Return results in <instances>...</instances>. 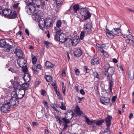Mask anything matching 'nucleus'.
Returning a JSON list of instances; mask_svg holds the SVG:
<instances>
[{
  "instance_id": "1",
  "label": "nucleus",
  "mask_w": 134,
  "mask_h": 134,
  "mask_svg": "<svg viewBox=\"0 0 134 134\" xmlns=\"http://www.w3.org/2000/svg\"><path fill=\"white\" fill-rule=\"evenodd\" d=\"M62 30H60L54 34V39L56 41H58L59 39L60 42H64L68 39V37L67 34L62 33Z\"/></svg>"
},
{
  "instance_id": "2",
  "label": "nucleus",
  "mask_w": 134,
  "mask_h": 134,
  "mask_svg": "<svg viewBox=\"0 0 134 134\" xmlns=\"http://www.w3.org/2000/svg\"><path fill=\"white\" fill-rule=\"evenodd\" d=\"M28 10H26L27 13L30 15L34 14V16H35L36 19H39L41 16V11L39 10L38 12H36L34 13V12L35 11V8L34 6L31 5L30 6Z\"/></svg>"
},
{
  "instance_id": "3",
  "label": "nucleus",
  "mask_w": 134,
  "mask_h": 134,
  "mask_svg": "<svg viewBox=\"0 0 134 134\" xmlns=\"http://www.w3.org/2000/svg\"><path fill=\"white\" fill-rule=\"evenodd\" d=\"M80 13L84 17L83 20H86L91 16L89 10V9L87 7L81 8L79 11Z\"/></svg>"
},
{
  "instance_id": "4",
  "label": "nucleus",
  "mask_w": 134,
  "mask_h": 134,
  "mask_svg": "<svg viewBox=\"0 0 134 134\" xmlns=\"http://www.w3.org/2000/svg\"><path fill=\"white\" fill-rule=\"evenodd\" d=\"M12 97L9 100L7 103L8 104H9L10 106L16 107V106L18 105L19 103V101L18 100V99L16 97L14 96L13 94H12Z\"/></svg>"
},
{
  "instance_id": "5",
  "label": "nucleus",
  "mask_w": 134,
  "mask_h": 134,
  "mask_svg": "<svg viewBox=\"0 0 134 134\" xmlns=\"http://www.w3.org/2000/svg\"><path fill=\"white\" fill-rule=\"evenodd\" d=\"M92 26L90 23L87 22L85 23L84 26V28L85 34H89L91 31V29Z\"/></svg>"
},
{
  "instance_id": "6",
  "label": "nucleus",
  "mask_w": 134,
  "mask_h": 134,
  "mask_svg": "<svg viewBox=\"0 0 134 134\" xmlns=\"http://www.w3.org/2000/svg\"><path fill=\"white\" fill-rule=\"evenodd\" d=\"M114 69L113 67H110L105 70V74H107V78H112V76L114 73Z\"/></svg>"
},
{
  "instance_id": "7",
  "label": "nucleus",
  "mask_w": 134,
  "mask_h": 134,
  "mask_svg": "<svg viewBox=\"0 0 134 134\" xmlns=\"http://www.w3.org/2000/svg\"><path fill=\"white\" fill-rule=\"evenodd\" d=\"M25 91L24 90H21L19 91L18 94H17L15 91L13 92L12 94L16 97L18 99H20L24 97L25 94Z\"/></svg>"
},
{
  "instance_id": "8",
  "label": "nucleus",
  "mask_w": 134,
  "mask_h": 134,
  "mask_svg": "<svg viewBox=\"0 0 134 134\" xmlns=\"http://www.w3.org/2000/svg\"><path fill=\"white\" fill-rule=\"evenodd\" d=\"M53 22L51 18H47L45 20V26L47 28H49L53 25Z\"/></svg>"
},
{
  "instance_id": "9",
  "label": "nucleus",
  "mask_w": 134,
  "mask_h": 134,
  "mask_svg": "<svg viewBox=\"0 0 134 134\" xmlns=\"http://www.w3.org/2000/svg\"><path fill=\"white\" fill-rule=\"evenodd\" d=\"M10 109V105L7 103L4 104L1 107V111L4 113H6Z\"/></svg>"
},
{
  "instance_id": "10",
  "label": "nucleus",
  "mask_w": 134,
  "mask_h": 134,
  "mask_svg": "<svg viewBox=\"0 0 134 134\" xmlns=\"http://www.w3.org/2000/svg\"><path fill=\"white\" fill-rule=\"evenodd\" d=\"M11 10L8 9H5L2 10V15H3L5 17L8 18L10 15L12 14Z\"/></svg>"
},
{
  "instance_id": "11",
  "label": "nucleus",
  "mask_w": 134,
  "mask_h": 134,
  "mask_svg": "<svg viewBox=\"0 0 134 134\" xmlns=\"http://www.w3.org/2000/svg\"><path fill=\"white\" fill-rule=\"evenodd\" d=\"M15 49L14 53L16 54V55L19 58H22L23 57V54L22 51L20 48L19 47L16 48Z\"/></svg>"
},
{
  "instance_id": "12",
  "label": "nucleus",
  "mask_w": 134,
  "mask_h": 134,
  "mask_svg": "<svg viewBox=\"0 0 134 134\" xmlns=\"http://www.w3.org/2000/svg\"><path fill=\"white\" fill-rule=\"evenodd\" d=\"M121 31V30L119 28H113L111 31V32L113 34L116 35L120 36L122 35Z\"/></svg>"
},
{
  "instance_id": "13",
  "label": "nucleus",
  "mask_w": 134,
  "mask_h": 134,
  "mask_svg": "<svg viewBox=\"0 0 134 134\" xmlns=\"http://www.w3.org/2000/svg\"><path fill=\"white\" fill-rule=\"evenodd\" d=\"M112 119V117L110 116H108L106 118L105 121L106 123V125L107 128H109L111 124V120Z\"/></svg>"
},
{
  "instance_id": "14",
  "label": "nucleus",
  "mask_w": 134,
  "mask_h": 134,
  "mask_svg": "<svg viewBox=\"0 0 134 134\" xmlns=\"http://www.w3.org/2000/svg\"><path fill=\"white\" fill-rule=\"evenodd\" d=\"M71 40L72 43V46H75L78 44L80 41L79 37L77 36L74 37Z\"/></svg>"
},
{
  "instance_id": "15",
  "label": "nucleus",
  "mask_w": 134,
  "mask_h": 134,
  "mask_svg": "<svg viewBox=\"0 0 134 134\" xmlns=\"http://www.w3.org/2000/svg\"><path fill=\"white\" fill-rule=\"evenodd\" d=\"M109 81L108 90L110 91L111 93H112V90L114 86V82L112 78H107Z\"/></svg>"
},
{
  "instance_id": "16",
  "label": "nucleus",
  "mask_w": 134,
  "mask_h": 134,
  "mask_svg": "<svg viewBox=\"0 0 134 134\" xmlns=\"http://www.w3.org/2000/svg\"><path fill=\"white\" fill-rule=\"evenodd\" d=\"M74 55L76 57H79L82 54L81 50L79 48H76L75 49L74 52Z\"/></svg>"
},
{
  "instance_id": "17",
  "label": "nucleus",
  "mask_w": 134,
  "mask_h": 134,
  "mask_svg": "<svg viewBox=\"0 0 134 134\" xmlns=\"http://www.w3.org/2000/svg\"><path fill=\"white\" fill-rule=\"evenodd\" d=\"M17 62L18 65L20 67L23 68L24 66L25 63V59L24 58L22 57L21 58H19Z\"/></svg>"
},
{
  "instance_id": "18",
  "label": "nucleus",
  "mask_w": 134,
  "mask_h": 134,
  "mask_svg": "<svg viewBox=\"0 0 134 134\" xmlns=\"http://www.w3.org/2000/svg\"><path fill=\"white\" fill-rule=\"evenodd\" d=\"M39 26L40 29H43L45 26V21L43 18H41L38 21Z\"/></svg>"
},
{
  "instance_id": "19",
  "label": "nucleus",
  "mask_w": 134,
  "mask_h": 134,
  "mask_svg": "<svg viewBox=\"0 0 134 134\" xmlns=\"http://www.w3.org/2000/svg\"><path fill=\"white\" fill-rule=\"evenodd\" d=\"M100 101L102 103L104 104L105 103H109L110 101V99L107 97H102L100 99Z\"/></svg>"
},
{
  "instance_id": "20",
  "label": "nucleus",
  "mask_w": 134,
  "mask_h": 134,
  "mask_svg": "<svg viewBox=\"0 0 134 134\" xmlns=\"http://www.w3.org/2000/svg\"><path fill=\"white\" fill-rule=\"evenodd\" d=\"M91 62L92 64L97 65L99 63V58H93L91 60Z\"/></svg>"
},
{
  "instance_id": "21",
  "label": "nucleus",
  "mask_w": 134,
  "mask_h": 134,
  "mask_svg": "<svg viewBox=\"0 0 134 134\" xmlns=\"http://www.w3.org/2000/svg\"><path fill=\"white\" fill-rule=\"evenodd\" d=\"M24 79L25 81L28 82L30 80V76L29 74L25 73L24 76Z\"/></svg>"
},
{
  "instance_id": "22",
  "label": "nucleus",
  "mask_w": 134,
  "mask_h": 134,
  "mask_svg": "<svg viewBox=\"0 0 134 134\" xmlns=\"http://www.w3.org/2000/svg\"><path fill=\"white\" fill-rule=\"evenodd\" d=\"M29 84L27 83H24L20 85L21 87L22 90H24L25 91V90H27L28 87L29 86Z\"/></svg>"
},
{
  "instance_id": "23",
  "label": "nucleus",
  "mask_w": 134,
  "mask_h": 134,
  "mask_svg": "<svg viewBox=\"0 0 134 134\" xmlns=\"http://www.w3.org/2000/svg\"><path fill=\"white\" fill-rule=\"evenodd\" d=\"M106 30L108 31L106 32V34L107 36L109 38L111 39L114 38V36L112 34L111 31H110L109 30L106 29Z\"/></svg>"
},
{
  "instance_id": "24",
  "label": "nucleus",
  "mask_w": 134,
  "mask_h": 134,
  "mask_svg": "<svg viewBox=\"0 0 134 134\" xmlns=\"http://www.w3.org/2000/svg\"><path fill=\"white\" fill-rule=\"evenodd\" d=\"M65 45L67 47H69L71 46L72 45V43L71 39L67 40L65 42H64Z\"/></svg>"
},
{
  "instance_id": "25",
  "label": "nucleus",
  "mask_w": 134,
  "mask_h": 134,
  "mask_svg": "<svg viewBox=\"0 0 134 134\" xmlns=\"http://www.w3.org/2000/svg\"><path fill=\"white\" fill-rule=\"evenodd\" d=\"M94 124H96L97 126L100 125L104 122L103 120H95L94 121Z\"/></svg>"
},
{
  "instance_id": "26",
  "label": "nucleus",
  "mask_w": 134,
  "mask_h": 134,
  "mask_svg": "<svg viewBox=\"0 0 134 134\" xmlns=\"http://www.w3.org/2000/svg\"><path fill=\"white\" fill-rule=\"evenodd\" d=\"M45 66L47 68H53L54 65L51 62L49 61H47L45 64Z\"/></svg>"
},
{
  "instance_id": "27",
  "label": "nucleus",
  "mask_w": 134,
  "mask_h": 134,
  "mask_svg": "<svg viewBox=\"0 0 134 134\" xmlns=\"http://www.w3.org/2000/svg\"><path fill=\"white\" fill-rule=\"evenodd\" d=\"M4 47V51H5L9 52L10 49L12 48L11 45H9L8 44H6Z\"/></svg>"
},
{
  "instance_id": "28",
  "label": "nucleus",
  "mask_w": 134,
  "mask_h": 134,
  "mask_svg": "<svg viewBox=\"0 0 134 134\" xmlns=\"http://www.w3.org/2000/svg\"><path fill=\"white\" fill-rule=\"evenodd\" d=\"M73 9L75 13H77V11L79 9V6L78 4L74 5L73 6Z\"/></svg>"
},
{
  "instance_id": "29",
  "label": "nucleus",
  "mask_w": 134,
  "mask_h": 134,
  "mask_svg": "<svg viewBox=\"0 0 134 134\" xmlns=\"http://www.w3.org/2000/svg\"><path fill=\"white\" fill-rule=\"evenodd\" d=\"M85 118H86V121L87 123L89 125H92L93 124H94V120H90L88 118L87 116H86Z\"/></svg>"
},
{
  "instance_id": "30",
  "label": "nucleus",
  "mask_w": 134,
  "mask_h": 134,
  "mask_svg": "<svg viewBox=\"0 0 134 134\" xmlns=\"http://www.w3.org/2000/svg\"><path fill=\"white\" fill-rule=\"evenodd\" d=\"M76 113L79 115H81L82 113V112L80 110L79 107L77 105L76 107Z\"/></svg>"
},
{
  "instance_id": "31",
  "label": "nucleus",
  "mask_w": 134,
  "mask_h": 134,
  "mask_svg": "<svg viewBox=\"0 0 134 134\" xmlns=\"http://www.w3.org/2000/svg\"><path fill=\"white\" fill-rule=\"evenodd\" d=\"M6 44L5 39H2L0 40V47H3L5 46Z\"/></svg>"
},
{
  "instance_id": "32",
  "label": "nucleus",
  "mask_w": 134,
  "mask_h": 134,
  "mask_svg": "<svg viewBox=\"0 0 134 134\" xmlns=\"http://www.w3.org/2000/svg\"><path fill=\"white\" fill-rule=\"evenodd\" d=\"M41 0H34L33 1L34 2H35V3L37 7L38 8H40V5L41 4Z\"/></svg>"
},
{
  "instance_id": "33",
  "label": "nucleus",
  "mask_w": 134,
  "mask_h": 134,
  "mask_svg": "<svg viewBox=\"0 0 134 134\" xmlns=\"http://www.w3.org/2000/svg\"><path fill=\"white\" fill-rule=\"evenodd\" d=\"M20 85V82L17 81H14L13 83V87L14 88H17Z\"/></svg>"
},
{
  "instance_id": "34",
  "label": "nucleus",
  "mask_w": 134,
  "mask_h": 134,
  "mask_svg": "<svg viewBox=\"0 0 134 134\" xmlns=\"http://www.w3.org/2000/svg\"><path fill=\"white\" fill-rule=\"evenodd\" d=\"M45 78L46 81L48 82H50L52 80V77L49 75L45 76Z\"/></svg>"
},
{
  "instance_id": "35",
  "label": "nucleus",
  "mask_w": 134,
  "mask_h": 134,
  "mask_svg": "<svg viewBox=\"0 0 134 134\" xmlns=\"http://www.w3.org/2000/svg\"><path fill=\"white\" fill-rule=\"evenodd\" d=\"M62 24V21L61 20H59L57 21L56 22V25L58 28H60Z\"/></svg>"
},
{
  "instance_id": "36",
  "label": "nucleus",
  "mask_w": 134,
  "mask_h": 134,
  "mask_svg": "<svg viewBox=\"0 0 134 134\" xmlns=\"http://www.w3.org/2000/svg\"><path fill=\"white\" fill-rule=\"evenodd\" d=\"M83 71L85 73H88L90 72V70L88 68L87 66H84Z\"/></svg>"
},
{
  "instance_id": "37",
  "label": "nucleus",
  "mask_w": 134,
  "mask_h": 134,
  "mask_svg": "<svg viewBox=\"0 0 134 134\" xmlns=\"http://www.w3.org/2000/svg\"><path fill=\"white\" fill-rule=\"evenodd\" d=\"M17 16V14L15 13H13L12 14L10 15L8 18L9 19H12L16 18Z\"/></svg>"
},
{
  "instance_id": "38",
  "label": "nucleus",
  "mask_w": 134,
  "mask_h": 134,
  "mask_svg": "<svg viewBox=\"0 0 134 134\" xmlns=\"http://www.w3.org/2000/svg\"><path fill=\"white\" fill-rule=\"evenodd\" d=\"M100 52L101 53L103 54L104 55L105 57H108L109 55L107 53L104 51L103 49Z\"/></svg>"
},
{
  "instance_id": "39",
  "label": "nucleus",
  "mask_w": 134,
  "mask_h": 134,
  "mask_svg": "<svg viewBox=\"0 0 134 134\" xmlns=\"http://www.w3.org/2000/svg\"><path fill=\"white\" fill-rule=\"evenodd\" d=\"M55 118L56 120L58 122L60 125H61L62 123V121L60 120L59 116H55Z\"/></svg>"
},
{
  "instance_id": "40",
  "label": "nucleus",
  "mask_w": 134,
  "mask_h": 134,
  "mask_svg": "<svg viewBox=\"0 0 134 134\" xmlns=\"http://www.w3.org/2000/svg\"><path fill=\"white\" fill-rule=\"evenodd\" d=\"M62 120L65 122V124H68L70 122V120L69 119H67L66 118H62Z\"/></svg>"
},
{
  "instance_id": "41",
  "label": "nucleus",
  "mask_w": 134,
  "mask_h": 134,
  "mask_svg": "<svg viewBox=\"0 0 134 134\" xmlns=\"http://www.w3.org/2000/svg\"><path fill=\"white\" fill-rule=\"evenodd\" d=\"M85 31H82L81 32L80 35V38L81 40H82L84 37L85 34Z\"/></svg>"
},
{
  "instance_id": "42",
  "label": "nucleus",
  "mask_w": 134,
  "mask_h": 134,
  "mask_svg": "<svg viewBox=\"0 0 134 134\" xmlns=\"http://www.w3.org/2000/svg\"><path fill=\"white\" fill-rule=\"evenodd\" d=\"M108 47V44L106 43L105 44H102V48L103 49H107Z\"/></svg>"
},
{
  "instance_id": "43",
  "label": "nucleus",
  "mask_w": 134,
  "mask_h": 134,
  "mask_svg": "<svg viewBox=\"0 0 134 134\" xmlns=\"http://www.w3.org/2000/svg\"><path fill=\"white\" fill-rule=\"evenodd\" d=\"M20 4L19 3H17L16 4H14L13 5V8L14 9H17V8L18 7V8L20 9V8L18 7L19 5Z\"/></svg>"
},
{
  "instance_id": "44",
  "label": "nucleus",
  "mask_w": 134,
  "mask_h": 134,
  "mask_svg": "<svg viewBox=\"0 0 134 134\" xmlns=\"http://www.w3.org/2000/svg\"><path fill=\"white\" fill-rule=\"evenodd\" d=\"M44 43L45 45H46V46L47 48H48L50 46V43L48 41H45Z\"/></svg>"
},
{
  "instance_id": "45",
  "label": "nucleus",
  "mask_w": 134,
  "mask_h": 134,
  "mask_svg": "<svg viewBox=\"0 0 134 134\" xmlns=\"http://www.w3.org/2000/svg\"><path fill=\"white\" fill-rule=\"evenodd\" d=\"M37 58L35 56H34L32 59V62L33 64H35L36 62Z\"/></svg>"
},
{
  "instance_id": "46",
  "label": "nucleus",
  "mask_w": 134,
  "mask_h": 134,
  "mask_svg": "<svg viewBox=\"0 0 134 134\" xmlns=\"http://www.w3.org/2000/svg\"><path fill=\"white\" fill-rule=\"evenodd\" d=\"M129 76L130 79L131 80H133L134 78V73H133L132 74H131V73H129Z\"/></svg>"
},
{
  "instance_id": "47",
  "label": "nucleus",
  "mask_w": 134,
  "mask_h": 134,
  "mask_svg": "<svg viewBox=\"0 0 134 134\" xmlns=\"http://www.w3.org/2000/svg\"><path fill=\"white\" fill-rule=\"evenodd\" d=\"M45 2L44 1H41V2L40 5V7L42 8H43L45 5Z\"/></svg>"
},
{
  "instance_id": "48",
  "label": "nucleus",
  "mask_w": 134,
  "mask_h": 134,
  "mask_svg": "<svg viewBox=\"0 0 134 134\" xmlns=\"http://www.w3.org/2000/svg\"><path fill=\"white\" fill-rule=\"evenodd\" d=\"M96 46L98 47V49L100 51L103 49L102 48V45H100L98 43H97L96 44Z\"/></svg>"
},
{
  "instance_id": "49",
  "label": "nucleus",
  "mask_w": 134,
  "mask_h": 134,
  "mask_svg": "<svg viewBox=\"0 0 134 134\" xmlns=\"http://www.w3.org/2000/svg\"><path fill=\"white\" fill-rule=\"evenodd\" d=\"M57 95L58 97V98L59 99L61 100H62L63 99V97L62 96L60 95V92L59 93H58V94H57Z\"/></svg>"
},
{
  "instance_id": "50",
  "label": "nucleus",
  "mask_w": 134,
  "mask_h": 134,
  "mask_svg": "<svg viewBox=\"0 0 134 134\" xmlns=\"http://www.w3.org/2000/svg\"><path fill=\"white\" fill-rule=\"evenodd\" d=\"M32 68L34 72H37V68L36 66L34 65L32 67Z\"/></svg>"
},
{
  "instance_id": "51",
  "label": "nucleus",
  "mask_w": 134,
  "mask_h": 134,
  "mask_svg": "<svg viewBox=\"0 0 134 134\" xmlns=\"http://www.w3.org/2000/svg\"><path fill=\"white\" fill-rule=\"evenodd\" d=\"M62 75L63 77H65L66 76V73L65 70H64L62 71Z\"/></svg>"
},
{
  "instance_id": "52",
  "label": "nucleus",
  "mask_w": 134,
  "mask_h": 134,
  "mask_svg": "<svg viewBox=\"0 0 134 134\" xmlns=\"http://www.w3.org/2000/svg\"><path fill=\"white\" fill-rule=\"evenodd\" d=\"M80 93L83 95H84L85 94V92L83 89H81L80 91Z\"/></svg>"
},
{
  "instance_id": "53",
  "label": "nucleus",
  "mask_w": 134,
  "mask_h": 134,
  "mask_svg": "<svg viewBox=\"0 0 134 134\" xmlns=\"http://www.w3.org/2000/svg\"><path fill=\"white\" fill-rule=\"evenodd\" d=\"M60 108L63 110H66V107L65 105H62L60 107Z\"/></svg>"
},
{
  "instance_id": "54",
  "label": "nucleus",
  "mask_w": 134,
  "mask_h": 134,
  "mask_svg": "<svg viewBox=\"0 0 134 134\" xmlns=\"http://www.w3.org/2000/svg\"><path fill=\"white\" fill-rule=\"evenodd\" d=\"M63 125H64V127L63 128L62 130H64L66 129L67 127H68V125L67 124H63Z\"/></svg>"
},
{
  "instance_id": "55",
  "label": "nucleus",
  "mask_w": 134,
  "mask_h": 134,
  "mask_svg": "<svg viewBox=\"0 0 134 134\" xmlns=\"http://www.w3.org/2000/svg\"><path fill=\"white\" fill-rule=\"evenodd\" d=\"M75 72L76 74L77 75H78L80 74V72L79 69H77L75 71Z\"/></svg>"
},
{
  "instance_id": "56",
  "label": "nucleus",
  "mask_w": 134,
  "mask_h": 134,
  "mask_svg": "<svg viewBox=\"0 0 134 134\" xmlns=\"http://www.w3.org/2000/svg\"><path fill=\"white\" fill-rule=\"evenodd\" d=\"M116 96H113L112 98L111 101L113 102H115L116 100Z\"/></svg>"
},
{
  "instance_id": "57",
  "label": "nucleus",
  "mask_w": 134,
  "mask_h": 134,
  "mask_svg": "<svg viewBox=\"0 0 134 134\" xmlns=\"http://www.w3.org/2000/svg\"><path fill=\"white\" fill-rule=\"evenodd\" d=\"M126 9L127 11L132 12L133 10H132L131 9H130L128 7H126Z\"/></svg>"
},
{
  "instance_id": "58",
  "label": "nucleus",
  "mask_w": 134,
  "mask_h": 134,
  "mask_svg": "<svg viewBox=\"0 0 134 134\" xmlns=\"http://www.w3.org/2000/svg\"><path fill=\"white\" fill-rule=\"evenodd\" d=\"M46 93V91L44 90H42L41 92V94L42 95L44 96Z\"/></svg>"
},
{
  "instance_id": "59",
  "label": "nucleus",
  "mask_w": 134,
  "mask_h": 134,
  "mask_svg": "<svg viewBox=\"0 0 134 134\" xmlns=\"http://www.w3.org/2000/svg\"><path fill=\"white\" fill-rule=\"evenodd\" d=\"M8 70L9 71H11V72H12L13 73L14 72H15V70L14 69H13L12 68H9L8 69Z\"/></svg>"
},
{
  "instance_id": "60",
  "label": "nucleus",
  "mask_w": 134,
  "mask_h": 134,
  "mask_svg": "<svg viewBox=\"0 0 134 134\" xmlns=\"http://www.w3.org/2000/svg\"><path fill=\"white\" fill-rule=\"evenodd\" d=\"M37 69H41V68H42V66H41V65H40V64H38L37 65V66H36Z\"/></svg>"
},
{
  "instance_id": "61",
  "label": "nucleus",
  "mask_w": 134,
  "mask_h": 134,
  "mask_svg": "<svg viewBox=\"0 0 134 134\" xmlns=\"http://www.w3.org/2000/svg\"><path fill=\"white\" fill-rule=\"evenodd\" d=\"M22 34V32L20 31H19L18 32H17L16 34V36H18L19 35H20L21 36V35Z\"/></svg>"
},
{
  "instance_id": "62",
  "label": "nucleus",
  "mask_w": 134,
  "mask_h": 134,
  "mask_svg": "<svg viewBox=\"0 0 134 134\" xmlns=\"http://www.w3.org/2000/svg\"><path fill=\"white\" fill-rule=\"evenodd\" d=\"M32 124L33 126H37L38 125V123L36 122H32Z\"/></svg>"
},
{
  "instance_id": "63",
  "label": "nucleus",
  "mask_w": 134,
  "mask_h": 134,
  "mask_svg": "<svg viewBox=\"0 0 134 134\" xmlns=\"http://www.w3.org/2000/svg\"><path fill=\"white\" fill-rule=\"evenodd\" d=\"M113 62L115 63H117L118 62V60H117L116 59V58H114L113 59Z\"/></svg>"
},
{
  "instance_id": "64",
  "label": "nucleus",
  "mask_w": 134,
  "mask_h": 134,
  "mask_svg": "<svg viewBox=\"0 0 134 134\" xmlns=\"http://www.w3.org/2000/svg\"><path fill=\"white\" fill-rule=\"evenodd\" d=\"M25 32L28 36L29 35V31L27 29H25Z\"/></svg>"
}]
</instances>
